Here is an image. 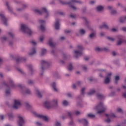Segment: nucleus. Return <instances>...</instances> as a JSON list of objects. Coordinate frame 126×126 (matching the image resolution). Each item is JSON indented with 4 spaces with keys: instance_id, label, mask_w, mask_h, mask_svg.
Listing matches in <instances>:
<instances>
[{
    "instance_id": "nucleus-1",
    "label": "nucleus",
    "mask_w": 126,
    "mask_h": 126,
    "mask_svg": "<svg viewBox=\"0 0 126 126\" xmlns=\"http://www.w3.org/2000/svg\"><path fill=\"white\" fill-rule=\"evenodd\" d=\"M44 107L47 109H52L56 108L58 106V99H54L52 100H47L44 102L43 104Z\"/></svg>"
},
{
    "instance_id": "nucleus-2",
    "label": "nucleus",
    "mask_w": 126,
    "mask_h": 126,
    "mask_svg": "<svg viewBox=\"0 0 126 126\" xmlns=\"http://www.w3.org/2000/svg\"><path fill=\"white\" fill-rule=\"evenodd\" d=\"M94 110L96 111L97 114H102L107 110V106L104 105L103 103H100L94 107Z\"/></svg>"
},
{
    "instance_id": "nucleus-3",
    "label": "nucleus",
    "mask_w": 126,
    "mask_h": 126,
    "mask_svg": "<svg viewBox=\"0 0 126 126\" xmlns=\"http://www.w3.org/2000/svg\"><path fill=\"white\" fill-rule=\"evenodd\" d=\"M20 31L24 32V33H27V34L29 35H31V34H32V31H31V29H30L27 25L24 24H21Z\"/></svg>"
},
{
    "instance_id": "nucleus-4",
    "label": "nucleus",
    "mask_w": 126,
    "mask_h": 126,
    "mask_svg": "<svg viewBox=\"0 0 126 126\" xmlns=\"http://www.w3.org/2000/svg\"><path fill=\"white\" fill-rule=\"evenodd\" d=\"M82 50H83V47L82 45H80L77 46L76 50H75L73 53L74 57L75 58H78L82 55Z\"/></svg>"
},
{
    "instance_id": "nucleus-5",
    "label": "nucleus",
    "mask_w": 126,
    "mask_h": 126,
    "mask_svg": "<svg viewBox=\"0 0 126 126\" xmlns=\"http://www.w3.org/2000/svg\"><path fill=\"white\" fill-rule=\"evenodd\" d=\"M32 114L36 118L41 119V120H43L45 122H48L49 121V118L47 116H44L42 114H40L35 111L32 112Z\"/></svg>"
},
{
    "instance_id": "nucleus-6",
    "label": "nucleus",
    "mask_w": 126,
    "mask_h": 126,
    "mask_svg": "<svg viewBox=\"0 0 126 126\" xmlns=\"http://www.w3.org/2000/svg\"><path fill=\"white\" fill-rule=\"evenodd\" d=\"M20 107H21V100L20 99H14L13 105V109H18Z\"/></svg>"
},
{
    "instance_id": "nucleus-7",
    "label": "nucleus",
    "mask_w": 126,
    "mask_h": 126,
    "mask_svg": "<svg viewBox=\"0 0 126 126\" xmlns=\"http://www.w3.org/2000/svg\"><path fill=\"white\" fill-rule=\"evenodd\" d=\"M34 12L38 13V14H42V13H44V12L45 14H48V13H49V12L46 7H43L40 11L38 9H35L34 10Z\"/></svg>"
},
{
    "instance_id": "nucleus-8",
    "label": "nucleus",
    "mask_w": 126,
    "mask_h": 126,
    "mask_svg": "<svg viewBox=\"0 0 126 126\" xmlns=\"http://www.w3.org/2000/svg\"><path fill=\"white\" fill-rule=\"evenodd\" d=\"M19 120L18 121V124L19 126H23L25 124V120H24V117L21 115L18 116Z\"/></svg>"
},
{
    "instance_id": "nucleus-9",
    "label": "nucleus",
    "mask_w": 126,
    "mask_h": 126,
    "mask_svg": "<svg viewBox=\"0 0 126 126\" xmlns=\"http://www.w3.org/2000/svg\"><path fill=\"white\" fill-rule=\"evenodd\" d=\"M0 19L2 23H3L5 26H7V19L4 17V15L1 13H0Z\"/></svg>"
},
{
    "instance_id": "nucleus-10",
    "label": "nucleus",
    "mask_w": 126,
    "mask_h": 126,
    "mask_svg": "<svg viewBox=\"0 0 126 126\" xmlns=\"http://www.w3.org/2000/svg\"><path fill=\"white\" fill-rule=\"evenodd\" d=\"M106 117L107 118L106 122L107 123H110V122H111V119H112V118H116V115L113 113H112L109 114H106Z\"/></svg>"
},
{
    "instance_id": "nucleus-11",
    "label": "nucleus",
    "mask_w": 126,
    "mask_h": 126,
    "mask_svg": "<svg viewBox=\"0 0 126 126\" xmlns=\"http://www.w3.org/2000/svg\"><path fill=\"white\" fill-rule=\"evenodd\" d=\"M112 75V73H109L107 74V75L105 77L104 79V83L107 84L109 83L111 81V76Z\"/></svg>"
},
{
    "instance_id": "nucleus-12",
    "label": "nucleus",
    "mask_w": 126,
    "mask_h": 126,
    "mask_svg": "<svg viewBox=\"0 0 126 126\" xmlns=\"http://www.w3.org/2000/svg\"><path fill=\"white\" fill-rule=\"evenodd\" d=\"M80 112L76 110L74 112L72 111H68L67 112V115L69 116V117H71L72 115H76V116L80 115Z\"/></svg>"
},
{
    "instance_id": "nucleus-13",
    "label": "nucleus",
    "mask_w": 126,
    "mask_h": 126,
    "mask_svg": "<svg viewBox=\"0 0 126 126\" xmlns=\"http://www.w3.org/2000/svg\"><path fill=\"white\" fill-rule=\"evenodd\" d=\"M7 36L12 37V36H13V33L11 32H8L7 36L5 35L1 38V40H2V41H6L7 40Z\"/></svg>"
},
{
    "instance_id": "nucleus-14",
    "label": "nucleus",
    "mask_w": 126,
    "mask_h": 126,
    "mask_svg": "<svg viewBox=\"0 0 126 126\" xmlns=\"http://www.w3.org/2000/svg\"><path fill=\"white\" fill-rule=\"evenodd\" d=\"M51 86L54 89V91H55V92H58V91H59V89L57 88V83L56 82H53L52 83H51Z\"/></svg>"
},
{
    "instance_id": "nucleus-15",
    "label": "nucleus",
    "mask_w": 126,
    "mask_h": 126,
    "mask_svg": "<svg viewBox=\"0 0 126 126\" xmlns=\"http://www.w3.org/2000/svg\"><path fill=\"white\" fill-rule=\"evenodd\" d=\"M35 54H36V49L35 48H32L31 49L30 52H28V55L31 56L35 55Z\"/></svg>"
},
{
    "instance_id": "nucleus-16",
    "label": "nucleus",
    "mask_w": 126,
    "mask_h": 126,
    "mask_svg": "<svg viewBox=\"0 0 126 126\" xmlns=\"http://www.w3.org/2000/svg\"><path fill=\"white\" fill-rule=\"evenodd\" d=\"M107 9H109V10H111V14H116L117 13V11L113 9V7L111 6H108L107 7Z\"/></svg>"
},
{
    "instance_id": "nucleus-17",
    "label": "nucleus",
    "mask_w": 126,
    "mask_h": 126,
    "mask_svg": "<svg viewBox=\"0 0 126 126\" xmlns=\"http://www.w3.org/2000/svg\"><path fill=\"white\" fill-rule=\"evenodd\" d=\"M81 84V83L80 82H78L77 83H76L75 84H73L72 85V88L73 89H76V86H79Z\"/></svg>"
},
{
    "instance_id": "nucleus-18",
    "label": "nucleus",
    "mask_w": 126,
    "mask_h": 126,
    "mask_svg": "<svg viewBox=\"0 0 126 126\" xmlns=\"http://www.w3.org/2000/svg\"><path fill=\"white\" fill-rule=\"evenodd\" d=\"M55 28L57 30L60 29V23L59 22V21H56V22H55Z\"/></svg>"
},
{
    "instance_id": "nucleus-19",
    "label": "nucleus",
    "mask_w": 126,
    "mask_h": 126,
    "mask_svg": "<svg viewBox=\"0 0 126 126\" xmlns=\"http://www.w3.org/2000/svg\"><path fill=\"white\" fill-rule=\"evenodd\" d=\"M126 16L122 17L120 18L119 21L121 23H124V22H126Z\"/></svg>"
},
{
    "instance_id": "nucleus-20",
    "label": "nucleus",
    "mask_w": 126,
    "mask_h": 126,
    "mask_svg": "<svg viewBox=\"0 0 126 126\" xmlns=\"http://www.w3.org/2000/svg\"><path fill=\"white\" fill-rule=\"evenodd\" d=\"M47 53V50L44 48H42L40 52V56H44Z\"/></svg>"
},
{
    "instance_id": "nucleus-21",
    "label": "nucleus",
    "mask_w": 126,
    "mask_h": 126,
    "mask_svg": "<svg viewBox=\"0 0 126 126\" xmlns=\"http://www.w3.org/2000/svg\"><path fill=\"white\" fill-rule=\"evenodd\" d=\"M79 122L82 123L84 125H87V124H88V121H87V120H86V119H82V120H79Z\"/></svg>"
},
{
    "instance_id": "nucleus-22",
    "label": "nucleus",
    "mask_w": 126,
    "mask_h": 126,
    "mask_svg": "<svg viewBox=\"0 0 126 126\" xmlns=\"http://www.w3.org/2000/svg\"><path fill=\"white\" fill-rule=\"evenodd\" d=\"M94 93H95V90H94V89L91 90L90 91V92L87 93V95L88 96H90L91 95H93V94H94Z\"/></svg>"
},
{
    "instance_id": "nucleus-23",
    "label": "nucleus",
    "mask_w": 126,
    "mask_h": 126,
    "mask_svg": "<svg viewBox=\"0 0 126 126\" xmlns=\"http://www.w3.org/2000/svg\"><path fill=\"white\" fill-rule=\"evenodd\" d=\"M103 9H104L103 6L99 5L96 7V10H97V11H102Z\"/></svg>"
},
{
    "instance_id": "nucleus-24",
    "label": "nucleus",
    "mask_w": 126,
    "mask_h": 126,
    "mask_svg": "<svg viewBox=\"0 0 126 126\" xmlns=\"http://www.w3.org/2000/svg\"><path fill=\"white\" fill-rule=\"evenodd\" d=\"M48 44L51 46V47H53L54 46V42H53V38H51L49 40Z\"/></svg>"
},
{
    "instance_id": "nucleus-25",
    "label": "nucleus",
    "mask_w": 126,
    "mask_h": 126,
    "mask_svg": "<svg viewBox=\"0 0 126 126\" xmlns=\"http://www.w3.org/2000/svg\"><path fill=\"white\" fill-rule=\"evenodd\" d=\"M85 33V30H83V29H80L79 31V34L80 35H84V33Z\"/></svg>"
},
{
    "instance_id": "nucleus-26",
    "label": "nucleus",
    "mask_w": 126,
    "mask_h": 126,
    "mask_svg": "<svg viewBox=\"0 0 126 126\" xmlns=\"http://www.w3.org/2000/svg\"><path fill=\"white\" fill-rule=\"evenodd\" d=\"M48 62H47L45 60H42L41 61V65H48Z\"/></svg>"
},
{
    "instance_id": "nucleus-27",
    "label": "nucleus",
    "mask_w": 126,
    "mask_h": 126,
    "mask_svg": "<svg viewBox=\"0 0 126 126\" xmlns=\"http://www.w3.org/2000/svg\"><path fill=\"white\" fill-rule=\"evenodd\" d=\"M22 93H23V94H30V93H31V91H30V90L29 89H27L25 91V92H22Z\"/></svg>"
},
{
    "instance_id": "nucleus-28",
    "label": "nucleus",
    "mask_w": 126,
    "mask_h": 126,
    "mask_svg": "<svg viewBox=\"0 0 126 126\" xmlns=\"http://www.w3.org/2000/svg\"><path fill=\"white\" fill-rule=\"evenodd\" d=\"M100 27V28H105V29H109V27H108V26H107V24H104L103 25H102Z\"/></svg>"
},
{
    "instance_id": "nucleus-29",
    "label": "nucleus",
    "mask_w": 126,
    "mask_h": 126,
    "mask_svg": "<svg viewBox=\"0 0 126 126\" xmlns=\"http://www.w3.org/2000/svg\"><path fill=\"white\" fill-rule=\"evenodd\" d=\"M36 94L39 97V98H41L42 97V94H41V93H40V91L39 90L36 91Z\"/></svg>"
},
{
    "instance_id": "nucleus-30",
    "label": "nucleus",
    "mask_w": 126,
    "mask_h": 126,
    "mask_svg": "<svg viewBox=\"0 0 126 126\" xmlns=\"http://www.w3.org/2000/svg\"><path fill=\"white\" fill-rule=\"evenodd\" d=\"M88 117L89 118H91V119H93V118H95V115L92 114H89L88 115Z\"/></svg>"
},
{
    "instance_id": "nucleus-31",
    "label": "nucleus",
    "mask_w": 126,
    "mask_h": 126,
    "mask_svg": "<svg viewBox=\"0 0 126 126\" xmlns=\"http://www.w3.org/2000/svg\"><path fill=\"white\" fill-rule=\"evenodd\" d=\"M38 22L39 23V24H45V20H42V19H39L38 20Z\"/></svg>"
},
{
    "instance_id": "nucleus-32",
    "label": "nucleus",
    "mask_w": 126,
    "mask_h": 126,
    "mask_svg": "<svg viewBox=\"0 0 126 126\" xmlns=\"http://www.w3.org/2000/svg\"><path fill=\"white\" fill-rule=\"evenodd\" d=\"M96 96H97V98H98L99 99L103 98V94H98Z\"/></svg>"
},
{
    "instance_id": "nucleus-33",
    "label": "nucleus",
    "mask_w": 126,
    "mask_h": 126,
    "mask_svg": "<svg viewBox=\"0 0 126 126\" xmlns=\"http://www.w3.org/2000/svg\"><path fill=\"white\" fill-rule=\"evenodd\" d=\"M77 2V1L75 0H72L69 3V4H74L75 3H76Z\"/></svg>"
},
{
    "instance_id": "nucleus-34",
    "label": "nucleus",
    "mask_w": 126,
    "mask_h": 126,
    "mask_svg": "<svg viewBox=\"0 0 126 126\" xmlns=\"http://www.w3.org/2000/svg\"><path fill=\"white\" fill-rule=\"evenodd\" d=\"M115 83H117L118 80H120V76H119L118 75L116 76L115 78Z\"/></svg>"
},
{
    "instance_id": "nucleus-35",
    "label": "nucleus",
    "mask_w": 126,
    "mask_h": 126,
    "mask_svg": "<svg viewBox=\"0 0 126 126\" xmlns=\"http://www.w3.org/2000/svg\"><path fill=\"white\" fill-rule=\"evenodd\" d=\"M45 37L44 36V35H41L39 37V41L40 42H42L43 41H44V39Z\"/></svg>"
},
{
    "instance_id": "nucleus-36",
    "label": "nucleus",
    "mask_w": 126,
    "mask_h": 126,
    "mask_svg": "<svg viewBox=\"0 0 126 126\" xmlns=\"http://www.w3.org/2000/svg\"><path fill=\"white\" fill-rule=\"evenodd\" d=\"M63 106H67V105H68V102H67L66 100H64L63 102Z\"/></svg>"
},
{
    "instance_id": "nucleus-37",
    "label": "nucleus",
    "mask_w": 126,
    "mask_h": 126,
    "mask_svg": "<svg viewBox=\"0 0 126 126\" xmlns=\"http://www.w3.org/2000/svg\"><path fill=\"white\" fill-rule=\"evenodd\" d=\"M55 126H62V125H61V123H60V122L56 121L55 123Z\"/></svg>"
},
{
    "instance_id": "nucleus-38",
    "label": "nucleus",
    "mask_w": 126,
    "mask_h": 126,
    "mask_svg": "<svg viewBox=\"0 0 126 126\" xmlns=\"http://www.w3.org/2000/svg\"><path fill=\"white\" fill-rule=\"evenodd\" d=\"M72 65H71V64H70L68 66V70H72Z\"/></svg>"
},
{
    "instance_id": "nucleus-39",
    "label": "nucleus",
    "mask_w": 126,
    "mask_h": 126,
    "mask_svg": "<svg viewBox=\"0 0 126 126\" xmlns=\"http://www.w3.org/2000/svg\"><path fill=\"white\" fill-rule=\"evenodd\" d=\"M112 32H117L118 31V28H113L111 30Z\"/></svg>"
},
{
    "instance_id": "nucleus-40",
    "label": "nucleus",
    "mask_w": 126,
    "mask_h": 126,
    "mask_svg": "<svg viewBox=\"0 0 126 126\" xmlns=\"http://www.w3.org/2000/svg\"><path fill=\"white\" fill-rule=\"evenodd\" d=\"M117 111L118 113H123V109L121 108H117Z\"/></svg>"
},
{
    "instance_id": "nucleus-41",
    "label": "nucleus",
    "mask_w": 126,
    "mask_h": 126,
    "mask_svg": "<svg viewBox=\"0 0 126 126\" xmlns=\"http://www.w3.org/2000/svg\"><path fill=\"white\" fill-rule=\"evenodd\" d=\"M8 117L9 119H11V118L13 117V114L10 113V114H8Z\"/></svg>"
},
{
    "instance_id": "nucleus-42",
    "label": "nucleus",
    "mask_w": 126,
    "mask_h": 126,
    "mask_svg": "<svg viewBox=\"0 0 126 126\" xmlns=\"http://www.w3.org/2000/svg\"><path fill=\"white\" fill-rule=\"evenodd\" d=\"M122 43H123V39H120L117 42V44L118 45H121V44H122Z\"/></svg>"
},
{
    "instance_id": "nucleus-43",
    "label": "nucleus",
    "mask_w": 126,
    "mask_h": 126,
    "mask_svg": "<svg viewBox=\"0 0 126 126\" xmlns=\"http://www.w3.org/2000/svg\"><path fill=\"white\" fill-rule=\"evenodd\" d=\"M85 90H86V88H82V89H81L82 94H84V91H85Z\"/></svg>"
},
{
    "instance_id": "nucleus-44",
    "label": "nucleus",
    "mask_w": 126,
    "mask_h": 126,
    "mask_svg": "<svg viewBox=\"0 0 126 126\" xmlns=\"http://www.w3.org/2000/svg\"><path fill=\"white\" fill-rule=\"evenodd\" d=\"M40 29L42 31H44V30H45V27L44 26H43V25H41L40 27Z\"/></svg>"
},
{
    "instance_id": "nucleus-45",
    "label": "nucleus",
    "mask_w": 126,
    "mask_h": 126,
    "mask_svg": "<svg viewBox=\"0 0 126 126\" xmlns=\"http://www.w3.org/2000/svg\"><path fill=\"white\" fill-rule=\"evenodd\" d=\"M94 37H95V33H92L90 35V38H93Z\"/></svg>"
},
{
    "instance_id": "nucleus-46",
    "label": "nucleus",
    "mask_w": 126,
    "mask_h": 126,
    "mask_svg": "<svg viewBox=\"0 0 126 126\" xmlns=\"http://www.w3.org/2000/svg\"><path fill=\"white\" fill-rule=\"evenodd\" d=\"M31 106L30 105L29 103H26V107L27 109H29Z\"/></svg>"
},
{
    "instance_id": "nucleus-47",
    "label": "nucleus",
    "mask_w": 126,
    "mask_h": 126,
    "mask_svg": "<svg viewBox=\"0 0 126 126\" xmlns=\"http://www.w3.org/2000/svg\"><path fill=\"white\" fill-rule=\"evenodd\" d=\"M101 49L99 47H96L95 48V51H96V52H100V51H101Z\"/></svg>"
},
{
    "instance_id": "nucleus-48",
    "label": "nucleus",
    "mask_w": 126,
    "mask_h": 126,
    "mask_svg": "<svg viewBox=\"0 0 126 126\" xmlns=\"http://www.w3.org/2000/svg\"><path fill=\"white\" fill-rule=\"evenodd\" d=\"M36 125L37 126H42V124L39 122H36Z\"/></svg>"
},
{
    "instance_id": "nucleus-49",
    "label": "nucleus",
    "mask_w": 126,
    "mask_h": 126,
    "mask_svg": "<svg viewBox=\"0 0 126 126\" xmlns=\"http://www.w3.org/2000/svg\"><path fill=\"white\" fill-rule=\"evenodd\" d=\"M8 83H9V84H13V81L12 80V79H10Z\"/></svg>"
},
{
    "instance_id": "nucleus-50",
    "label": "nucleus",
    "mask_w": 126,
    "mask_h": 126,
    "mask_svg": "<svg viewBox=\"0 0 126 126\" xmlns=\"http://www.w3.org/2000/svg\"><path fill=\"white\" fill-rule=\"evenodd\" d=\"M5 93L7 95H9V94H10V92L9 91V90L6 91Z\"/></svg>"
},
{
    "instance_id": "nucleus-51",
    "label": "nucleus",
    "mask_w": 126,
    "mask_h": 126,
    "mask_svg": "<svg viewBox=\"0 0 126 126\" xmlns=\"http://www.w3.org/2000/svg\"><path fill=\"white\" fill-rule=\"evenodd\" d=\"M94 3H95V1L94 0H91L90 2V4H94Z\"/></svg>"
},
{
    "instance_id": "nucleus-52",
    "label": "nucleus",
    "mask_w": 126,
    "mask_h": 126,
    "mask_svg": "<svg viewBox=\"0 0 126 126\" xmlns=\"http://www.w3.org/2000/svg\"><path fill=\"white\" fill-rule=\"evenodd\" d=\"M32 45H36L37 43H36V41H35L34 40H32Z\"/></svg>"
},
{
    "instance_id": "nucleus-53",
    "label": "nucleus",
    "mask_w": 126,
    "mask_h": 126,
    "mask_svg": "<svg viewBox=\"0 0 126 126\" xmlns=\"http://www.w3.org/2000/svg\"><path fill=\"white\" fill-rule=\"evenodd\" d=\"M82 68H83V70H86V69H87V67H86V66H83Z\"/></svg>"
},
{
    "instance_id": "nucleus-54",
    "label": "nucleus",
    "mask_w": 126,
    "mask_h": 126,
    "mask_svg": "<svg viewBox=\"0 0 126 126\" xmlns=\"http://www.w3.org/2000/svg\"><path fill=\"white\" fill-rule=\"evenodd\" d=\"M4 117H5V115H4V116H3V115H0V119L1 120H3V118H4Z\"/></svg>"
},
{
    "instance_id": "nucleus-55",
    "label": "nucleus",
    "mask_w": 126,
    "mask_h": 126,
    "mask_svg": "<svg viewBox=\"0 0 126 126\" xmlns=\"http://www.w3.org/2000/svg\"><path fill=\"white\" fill-rule=\"evenodd\" d=\"M122 29L123 31H126V27H123Z\"/></svg>"
},
{
    "instance_id": "nucleus-56",
    "label": "nucleus",
    "mask_w": 126,
    "mask_h": 126,
    "mask_svg": "<svg viewBox=\"0 0 126 126\" xmlns=\"http://www.w3.org/2000/svg\"><path fill=\"white\" fill-rule=\"evenodd\" d=\"M71 8H72V9H73L74 10H75V9H76V8L75 7H74V6H71Z\"/></svg>"
},
{
    "instance_id": "nucleus-57",
    "label": "nucleus",
    "mask_w": 126,
    "mask_h": 126,
    "mask_svg": "<svg viewBox=\"0 0 126 126\" xmlns=\"http://www.w3.org/2000/svg\"><path fill=\"white\" fill-rule=\"evenodd\" d=\"M109 40H110L111 41H114V40H115L114 38H112V37H109Z\"/></svg>"
},
{
    "instance_id": "nucleus-58",
    "label": "nucleus",
    "mask_w": 126,
    "mask_h": 126,
    "mask_svg": "<svg viewBox=\"0 0 126 126\" xmlns=\"http://www.w3.org/2000/svg\"><path fill=\"white\" fill-rule=\"evenodd\" d=\"M84 58L85 59L86 61H87V60H88V59H89V57L86 56V57H85Z\"/></svg>"
},
{
    "instance_id": "nucleus-59",
    "label": "nucleus",
    "mask_w": 126,
    "mask_h": 126,
    "mask_svg": "<svg viewBox=\"0 0 126 126\" xmlns=\"http://www.w3.org/2000/svg\"><path fill=\"white\" fill-rule=\"evenodd\" d=\"M2 62V59H1V57H0V63H1Z\"/></svg>"
},
{
    "instance_id": "nucleus-60",
    "label": "nucleus",
    "mask_w": 126,
    "mask_h": 126,
    "mask_svg": "<svg viewBox=\"0 0 126 126\" xmlns=\"http://www.w3.org/2000/svg\"><path fill=\"white\" fill-rule=\"evenodd\" d=\"M67 96H68V97H71V94L70 93L67 94Z\"/></svg>"
},
{
    "instance_id": "nucleus-61",
    "label": "nucleus",
    "mask_w": 126,
    "mask_h": 126,
    "mask_svg": "<svg viewBox=\"0 0 126 126\" xmlns=\"http://www.w3.org/2000/svg\"><path fill=\"white\" fill-rule=\"evenodd\" d=\"M17 10H18V11H20L22 10V9H21V8H18Z\"/></svg>"
},
{
    "instance_id": "nucleus-62",
    "label": "nucleus",
    "mask_w": 126,
    "mask_h": 126,
    "mask_svg": "<svg viewBox=\"0 0 126 126\" xmlns=\"http://www.w3.org/2000/svg\"><path fill=\"white\" fill-rule=\"evenodd\" d=\"M112 54H113V56H116V52H113L112 53Z\"/></svg>"
},
{
    "instance_id": "nucleus-63",
    "label": "nucleus",
    "mask_w": 126,
    "mask_h": 126,
    "mask_svg": "<svg viewBox=\"0 0 126 126\" xmlns=\"http://www.w3.org/2000/svg\"><path fill=\"white\" fill-rule=\"evenodd\" d=\"M64 39V37H63V36H62L61 37V40H63Z\"/></svg>"
},
{
    "instance_id": "nucleus-64",
    "label": "nucleus",
    "mask_w": 126,
    "mask_h": 126,
    "mask_svg": "<svg viewBox=\"0 0 126 126\" xmlns=\"http://www.w3.org/2000/svg\"><path fill=\"white\" fill-rule=\"evenodd\" d=\"M69 32H70L69 30L65 31L66 33H69Z\"/></svg>"
}]
</instances>
